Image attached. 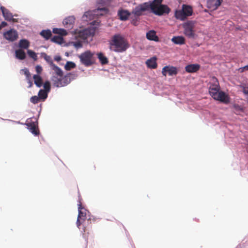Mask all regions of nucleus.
<instances>
[{
  "label": "nucleus",
  "instance_id": "nucleus-1",
  "mask_svg": "<svg viewBox=\"0 0 248 248\" xmlns=\"http://www.w3.org/2000/svg\"><path fill=\"white\" fill-rule=\"evenodd\" d=\"M220 87L217 78L213 77L210 82L209 92L211 96L215 100L227 104L229 102L228 96L223 92L219 91Z\"/></svg>",
  "mask_w": 248,
  "mask_h": 248
},
{
  "label": "nucleus",
  "instance_id": "nucleus-2",
  "mask_svg": "<svg viewBox=\"0 0 248 248\" xmlns=\"http://www.w3.org/2000/svg\"><path fill=\"white\" fill-rule=\"evenodd\" d=\"M109 49L114 52H123L129 47L127 40L121 34H115L109 41Z\"/></svg>",
  "mask_w": 248,
  "mask_h": 248
},
{
  "label": "nucleus",
  "instance_id": "nucleus-3",
  "mask_svg": "<svg viewBox=\"0 0 248 248\" xmlns=\"http://www.w3.org/2000/svg\"><path fill=\"white\" fill-rule=\"evenodd\" d=\"M78 215L77 220V226L79 228L80 226L82 224L84 228V232H85L86 228L91 223V219L90 218L86 220L87 213L89 212L82 207L80 201L78 204Z\"/></svg>",
  "mask_w": 248,
  "mask_h": 248
},
{
  "label": "nucleus",
  "instance_id": "nucleus-4",
  "mask_svg": "<svg viewBox=\"0 0 248 248\" xmlns=\"http://www.w3.org/2000/svg\"><path fill=\"white\" fill-rule=\"evenodd\" d=\"M163 0H154L150 1V9L156 15L162 16L164 14H168L170 9L166 5L161 4Z\"/></svg>",
  "mask_w": 248,
  "mask_h": 248
},
{
  "label": "nucleus",
  "instance_id": "nucleus-5",
  "mask_svg": "<svg viewBox=\"0 0 248 248\" xmlns=\"http://www.w3.org/2000/svg\"><path fill=\"white\" fill-rule=\"evenodd\" d=\"M195 24V21L188 20L182 24L184 33L189 38H194L195 37V34L194 31Z\"/></svg>",
  "mask_w": 248,
  "mask_h": 248
},
{
  "label": "nucleus",
  "instance_id": "nucleus-6",
  "mask_svg": "<svg viewBox=\"0 0 248 248\" xmlns=\"http://www.w3.org/2000/svg\"><path fill=\"white\" fill-rule=\"evenodd\" d=\"M94 53L87 50L78 56L81 63L86 66H90L93 63V56Z\"/></svg>",
  "mask_w": 248,
  "mask_h": 248
},
{
  "label": "nucleus",
  "instance_id": "nucleus-7",
  "mask_svg": "<svg viewBox=\"0 0 248 248\" xmlns=\"http://www.w3.org/2000/svg\"><path fill=\"white\" fill-rule=\"evenodd\" d=\"M150 1L139 4L133 10L132 14L136 16H140L142 15L143 12L150 9Z\"/></svg>",
  "mask_w": 248,
  "mask_h": 248
},
{
  "label": "nucleus",
  "instance_id": "nucleus-8",
  "mask_svg": "<svg viewBox=\"0 0 248 248\" xmlns=\"http://www.w3.org/2000/svg\"><path fill=\"white\" fill-rule=\"evenodd\" d=\"M25 124L31 132L35 136H38L39 134V130L38 127L37 122H32L31 120H27Z\"/></svg>",
  "mask_w": 248,
  "mask_h": 248
},
{
  "label": "nucleus",
  "instance_id": "nucleus-9",
  "mask_svg": "<svg viewBox=\"0 0 248 248\" xmlns=\"http://www.w3.org/2000/svg\"><path fill=\"white\" fill-rule=\"evenodd\" d=\"M3 36L6 40L14 42L17 40L18 35L16 30L10 29L3 33Z\"/></svg>",
  "mask_w": 248,
  "mask_h": 248
},
{
  "label": "nucleus",
  "instance_id": "nucleus-10",
  "mask_svg": "<svg viewBox=\"0 0 248 248\" xmlns=\"http://www.w3.org/2000/svg\"><path fill=\"white\" fill-rule=\"evenodd\" d=\"M177 73L178 70L177 68L173 66H165L162 70V74L165 77H166L167 74L170 76H172L176 75Z\"/></svg>",
  "mask_w": 248,
  "mask_h": 248
},
{
  "label": "nucleus",
  "instance_id": "nucleus-11",
  "mask_svg": "<svg viewBox=\"0 0 248 248\" xmlns=\"http://www.w3.org/2000/svg\"><path fill=\"white\" fill-rule=\"evenodd\" d=\"M51 68L55 71L56 74L60 77V78H57V81L53 79L52 80L54 81V84L57 87L62 86L61 81V78L63 76V72L60 68L57 66L56 65L53 64L51 66Z\"/></svg>",
  "mask_w": 248,
  "mask_h": 248
},
{
  "label": "nucleus",
  "instance_id": "nucleus-12",
  "mask_svg": "<svg viewBox=\"0 0 248 248\" xmlns=\"http://www.w3.org/2000/svg\"><path fill=\"white\" fill-rule=\"evenodd\" d=\"M222 0H208L207 6L208 8L215 10L221 4Z\"/></svg>",
  "mask_w": 248,
  "mask_h": 248
},
{
  "label": "nucleus",
  "instance_id": "nucleus-13",
  "mask_svg": "<svg viewBox=\"0 0 248 248\" xmlns=\"http://www.w3.org/2000/svg\"><path fill=\"white\" fill-rule=\"evenodd\" d=\"M200 68V65L198 64H191L186 66L185 70L187 73H194L198 71Z\"/></svg>",
  "mask_w": 248,
  "mask_h": 248
},
{
  "label": "nucleus",
  "instance_id": "nucleus-14",
  "mask_svg": "<svg viewBox=\"0 0 248 248\" xmlns=\"http://www.w3.org/2000/svg\"><path fill=\"white\" fill-rule=\"evenodd\" d=\"M146 36L147 39L151 41L158 42L159 38L156 34V32L154 30H150L146 33Z\"/></svg>",
  "mask_w": 248,
  "mask_h": 248
},
{
  "label": "nucleus",
  "instance_id": "nucleus-15",
  "mask_svg": "<svg viewBox=\"0 0 248 248\" xmlns=\"http://www.w3.org/2000/svg\"><path fill=\"white\" fill-rule=\"evenodd\" d=\"M75 22V18L73 16H69L63 21V24L66 28H72Z\"/></svg>",
  "mask_w": 248,
  "mask_h": 248
},
{
  "label": "nucleus",
  "instance_id": "nucleus-16",
  "mask_svg": "<svg viewBox=\"0 0 248 248\" xmlns=\"http://www.w3.org/2000/svg\"><path fill=\"white\" fill-rule=\"evenodd\" d=\"M91 35V31L90 30L84 29L82 31H80L78 32V36L79 38L83 40L87 39L89 36Z\"/></svg>",
  "mask_w": 248,
  "mask_h": 248
},
{
  "label": "nucleus",
  "instance_id": "nucleus-17",
  "mask_svg": "<svg viewBox=\"0 0 248 248\" xmlns=\"http://www.w3.org/2000/svg\"><path fill=\"white\" fill-rule=\"evenodd\" d=\"M146 64L148 68L151 69H155L157 66L156 62V58L153 57L148 59L146 62Z\"/></svg>",
  "mask_w": 248,
  "mask_h": 248
},
{
  "label": "nucleus",
  "instance_id": "nucleus-18",
  "mask_svg": "<svg viewBox=\"0 0 248 248\" xmlns=\"http://www.w3.org/2000/svg\"><path fill=\"white\" fill-rule=\"evenodd\" d=\"M118 15L119 16V18L123 21H125L128 19L129 16L130 15V13L125 10H121L119 11Z\"/></svg>",
  "mask_w": 248,
  "mask_h": 248
},
{
  "label": "nucleus",
  "instance_id": "nucleus-19",
  "mask_svg": "<svg viewBox=\"0 0 248 248\" xmlns=\"http://www.w3.org/2000/svg\"><path fill=\"white\" fill-rule=\"evenodd\" d=\"M0 9L1 11L2 15L4 17V19L7 21L10 20V19H11V18L13 16L11 12H10L8 9L5 8L3 6H1L0 7Z\"/></svg>",
  "mask_w": 248,
  "mask_h": 248
},
{
  "label": "nucleus",
  "instance_id": "nucleus-20",
  "mask_svg": "<svg viewBox=\"0 0 248 248\" xmlns=\"http://www.w3.org/2000/svg\"><path fill=\"white\" fill-rule=\"evenodd\" d=\"M174 16L176 19L181 21H184L187 18L184 12V10H176L175 12Z\"/></svg>",
  "mask_w": 248,
  "mask_h": 248
},
{
  "label": "nucleus",
  "instance_id": "nucleus-21",
  "mask_svg": "<svg viewBox=\"0 0 248 248\" xmlns=\"http://www.w3.org/2000/svg\"><path fill=\"white\" fill-rule=\"evenodd\" d=\"M171 41L175 44L177 45H183L185 44V39L182 36H174L171 39Z\"/></svg>",
  "mask_w": 248,
  "mask_h": 248
},
{
  "label": "nucleus",
  "instance_id": "nucleus-22",
  "mask_svg": "<svg viewBox=\"0 0 248 248\" xmlns=\"http://www.w3.org/2000/svg\"><path fill=\"white\" fill-rule=\"evenodd\" d=\"M182 10H184V12L186 17L192 15L193 10L190 6L183 4Z\"/></svg>",
  "mask_w": 248,
  "mask_h": 248
},
{
  "label": "nucleus",
  "instance_id": "nucleus-23",
  "mask_svg": "<svg viewBox=\"0 0 248 248\" xmlns=\"http://www.w3.org/2000/svg\"><path fill=\"white\" fill-rule=\"evenodd\" d=\"M34 83L37 87H41L43 85V79L39 75H34L33 76Z\"/></svg>",
  "mask_w": 248,
  "mask_h": 248
},
{
  "label": "nucleus",
  "instance_id": "nucleus-24",
  "mask_svg": "<svg viewBox=\"0 0 248 248\" xmlns=\"http://www.w3.org/2000/svg\"><path fill=\"white\" fill-rule=\"evenodd\" d=\"M16 57L21 60H24L26 58V53L22 49H19L16 51Z\"/></svg>",
  "mask_w": 248,
  "mask_h": 248
},
{
  "label": "nucleus",
  "instance_id": "nucleus-25",
  "mask_svg": "<svg viewBox=\"0 0 248 248\" xmlns=\"http://www.w3.org/2000/svg\"><path fill=\"white\" fill-rule=\"evenodd\" d=\"M245 111V108L243 106H239L238 105H233V112L236 114H241Z\"/></svg>",
  "mask_w": 248,
  "mask_h": 248
},
{
  "label": "nucleus",
  "instance_id": "nucleus-26",
  "mask_svg": "<svg viewBox=\"0 0 248 248\" xmlns=\"http://www.w3.org/2000/svg\"><path fill=\"white\" fill-rule=\"evenodd\" d=\"M18 45L21 48L27 49L30 46V42L26 39H21L19 41Z\"/></svg>",
  "mask_w": 248,
  "mask_h": 248
},
{
  "label": "nucleus",
  "instance_id": "nucleus-27",
  "mask_svg": "<svg viewBox=\"0 0 248 248\" xmlns=\"http://www.w3.org/2000/svg\"><path fill=\"white\" fill-rule=\"evenodd\" d=\"M40 34L46 40H48L52 35L51 31L49 30H43Z\"/></svg>",
  "mask_w": 248,
  "mask_h": 248
},
{
  "label": "nucleus",
  "instance_id": "nucleus-28",
  "mask_svg": "<svg viewBox=\"0 0 248 248\" xmlns=\"http://www.w3.org/2000/svg\"><path fill=\"white\" fill-rule=\"evenodd\" d=\"M98 58L102 64H106L108 62V58L104 56L102 53H99L97 54Z\"/></svg>",
  "mask_w": 248,
  "mask_h": 248
},
{
  "label": "nucleus",
  "instance_id": "nucleus-29",
  "mask_svg": "<svg viewBox=\"0 0 248 248\" xmlns=\"http://www.w3.org/2000/svg\"><path fill=\"white\" fill-rule=\"evenodd\" d=\"M47 93L48 92L43 90H40L38 93V96L39 97L41 100H44L47 97Z\"/></svg>",
  "mask_w": 248,
  "mask_h": 248
},
{
  "label": "nucleus",
  "instance_id": "nucleus-30",
  "mask_svg": "<svg viewBox=\"0 0 248 248\" xmlns=\"http://www.w3.org/2000/svg\"><path fill=\"white\" fill-rule=\"evenodd\" d=\"M76 66V64L72 62H67L64 66L65 70L68 71L71 69L75 68Z\"/></svg>",
  "mask_w": 248,
  "mask_h": 248
},
{
  "label": "nucleus",
  "instance_id": "nucleus-31",
  "mask_svg": "<svg viewBox=\"0 0 248 248\" xmlns=\"http://www.w3.org/2000/svg\"><path fill=\"white\" fill-rule=\"evenodd\" d=\"M63 39L59 36H54L51 39V41L53 42L61 44L62 42Z\"/></svg>",
  "mask_w": 248,
  "mask_h": 248
},
{
  "label": "nucleus",
  "instance_id": "nucleus-32",
  "mask_svg": "<svg viewBox=\"0 0 248 248\" xmlns=\"http://www.w3.org/2000/svg\"><path fill=\"white\" fill-rule=\"evenodd\" d=\"M43 54L44 55V59L49 64L51 67L52 66L53 64H54L50 56L47 55L45 53Z\"/></svg>",
  "mask_w": 248,
  "mask_h": 248
},
{
  "label": "nucleus",
  "instance_id": "nucleus-33",
  "mask_svg": "<svg viewBox=\"0 0 248 248\" xmlns=\"http://www.w3.org/2000/svg\"><path fill=\"white\" fill-rule=\"evenodd\" d=\"M28 54L29 56L32 58L34 60H36L37 59V56L36 54L33 51L31 50H28L27 51Z\"/></svg>",
  "mask_w": 248,
  "mask_h": 248
},
{
  "label": "nucleus",
  "instance_id": "nucleus-34",
  "mask_svg": "<svg viewBox=\"0 0 248 248\" xmlns=\"http://www.w3.org/2000/svg\"><path fill=\"white\" fill-rule=\"evenodd\" d=\"M40 100L39 97L36 95L32 96L30 99L31 102L34 104L38 103Z\"/></svg>",
  "mask_w": 248,
  "mask_h": 248
},
{
  "label": "nucleus",
  "instance_id": "nucleus-35",
  "mask_svg": "<svg viewBox=\"0 0 248 248\" xmlns=\"http://www.w3.org/2000/svg\"><path fill=\"white\" fill-rule=\"evenodd\" d=\"M241 86L243 89V93L248 95V83H244Z\"/></svg>",
  "mask_w": 248,
  "mask_h": 248
},
{
  "label": "nucleus",
  "instance_id": "nucleus-36",
  "mask_svg": "<svg viewBox=\"0 0 248 248\" xmlns=\"http://www.w3.org/2000/svg\"><path fill=\"white\" fill-rule=\"evenodd\" d=\"M44 91L49 92L50 90V83L48 81H46L44 84Z\"/></svg>",
  "mask_w": 248,
  "mask_h": 248
},
{
  "label": "nucleus",
  "instance_id": "nucleus-37",
  "mask_svg": "<svg viewBox=\"0 0 248 248\" xmlns=\"http://www.w3.org/2000/svg\"><path fill=\"white\" fill-rule=\"evenodd\" d=\"M92 17V15L90 11L86 12L84 13L82 16V19L85 20H87V18L91 19Z\"/></svg>",
  "mask_w": 248,
  "mask_h": 248
},
{
  "label": "nucleus",
  "instance_id": "nucleus-38",
  "mask_svg": "<svg viewBox=\"0 0 248 248\" xmlns=\"http://www.w3.org/2000/svg\"><path fill=\"white\" fill-rule=\"evenodd\" d=\"M22 71L24 72V74L26 76L27 78L29 79L31 78V74L29 70L27 68H24L22 69Z\"/></svg>",
  "mask_w": 248,
  "mask_h": 248
},
{
  "label": "nucleus",
  "instance_id": "nucleus-39",
  "mask_svg": "<svg viewBox=\"0 0 248 248\" xmlns=\"http://www.w3.org/2000/svg\"><path fill=\"white\" fill-rule=\"evenodd\" d=\"M248 70V64L247 65H246L244 67H240L238 68V69H236L235 71H238L240 73H243L244 71H246Z\"/></svg>",
  "mask_w": 248,
  "mask_h": 248
},
{
  "label": "nucleus",
  "instance_id": "nucleus-40",
  "mask_svg": "<svg viewBox=\"0 0 248 248\" xmlns=\"http://www.w3.org/2000/svg\"><path fill=\"white\" fill-rule=\"evenodd\" d=\"M74 46L77 48H81L82 46V43L80 41H77L73 43Z\"/></svg>",
  "mask_w": 248,
  "mask_h": 248
},
{
  "label": "nucleus",
  "instance_id": "nucleus-41",
  "mask_svg": "<svg viewBox=\"0 0 248 248\" xmlns=\"http://www.w3.org/2000/svg\"><path fill=\"white\" fill-rule=\"evenodd\" d=\"M35 70H36V72H37V73L38 74L37 75H38L42 73V72L43 71V69H42V67L41 66H40L39 65H37L35 67Z\"/></svg>",
  "mask_w": 248,
  "mask_h": 248
},
{
  "label": "nucleus",
  "instance_id": "nucleus-42",
  "mask_svg": "<svg viewBox=\"0 0 248 248\" xmlns=\"http://www.w3.org/2000/svg\"><path fill=\"white\" fill-rule=\"evenodd\" d=\"M58 34L62 36H65L67 34V33L66 30L60 29V30H59V32H58Z\"/></svg>",
  "mask_w": 248,
  "mask_h": 248
},
{
  "label": "nucleus",
  "instance_id": "nucleus-43",
  "mask_svg": "<svg viewBox=\"0 0 248 248\" xmlns=\"http://www.w3.org/2000/svg\"><path fill=\"white\" fill-rule=\"evenodd\" d=\"M8 21H11L12 22L16 23V22H18V19L13 18V16L11 18V19H10V20H9Z\"/></svg>",
  "mask_w": 248,
  "mask_h": 248
},
{
  "label": "nucleus",
  "instance_id": "nucleus-44",
  "mask_svg": "<svg viewBox=\"0 0 248 248\" xmlns=\"http://www.w3.org/2000/svg\"><path fill=\"white\" fill-rule=\"evenodd\" d=\"M59 30H60V29L54 28L53 30V32L54 33L58 34V32H59Z\"/></svg>",
  "mask_w": 248,
  "mask_h": 248
},
{
  "label": "nucleus",
  "instance_id": "nucleus-45",
  "mask_svg": "<svg viewBox=\"0 0 248 248\" xmlns=\"http://www.w3.org/2000/svg\"><path fill=\"white\" fill-rule=\"evenodd\" d=\"M54 60L57 62H59L61 60V57L60 56H56L54 58Z\"/></svg>",
  "mask_w": 248,
  "mask_h": 248
},
{
  "label": "nucleus",
  "instance_id": "nucleus-46",
  "mask_svg": "<svg viewBox=\"0 0 248 248\" xmlns=\"http://www.w3.org/2000/svg\"><path fill=\"white\" fill-rule=\"evenodd\" d=\"M7 23L5 21H3L1 22V26L3 27L7 26Z\"/></svg>",
  "mask_w": 248,
  "mask_h": 248
},
{
  "label": "nucleus",
  "instance_id": "nucleus-47",
  "mask_svg": "<svg viewBox=\"0 0 248 248\" xmlns=\"http://www.w3.org/2000/svg\"><path fill=\"white\" fill-rule=\"evenodd\" d=\"M29 84H30V86L29 87H31L32 86V82L30 80V78L29 79Z\"/></svg>",
  "mask_w": 248,
  "mask_h": 248
},
{
  "label": "nucleus",
  "instance_id": "nucleus-48",
  "mask_svg": "<svg viewBox=\"0 0 248 248\" xmlns=\"http://www.w3.org/2000/svg\"><path fill=\"white\" fill-rule=\"evenodd\" d=\"M1 29V26H0V30Z\"/></svg>",
  "mask_w": 248,
  "mask_h": 248
}]
</instances>
